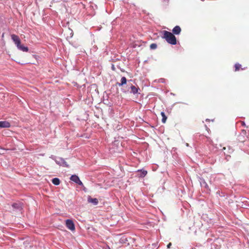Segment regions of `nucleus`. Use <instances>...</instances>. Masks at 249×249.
I'll return each mask as SVG.
<instances>
[{"mask_svg": "<svg viewBox=\"0 0 249 249\" xmlns=\"http://www.w3.org/2000/svg\"><path fill=\"white\" fill-rule=\"evenodd\" d=\"M66 225L68 229L73 231L75 230V226L71 220L67 219L66 221Z\"/></svg>", "mask_w": 249, "mask_h": 249, "instance_id": "4", "label": "nucleus"}, {"mask_svg": "<svg viewBox=\"0 0 249 249\" xmlns=\"http://www.w3.org/2000/svg\"><path fill=\"white\" fill-rule=\"evenodd\" d=\"M138 172H140L141 173L140 176L142 177L145 176L147 173V171L145 170H139Z\"/></svg>", "mask_w": 249, "mask_h": 249, "instance_id": "14", "label": "nucleus"}, {"mask_svg": "<svg viewBox=\"0 0 249 249\" xmlns=\"http://www.w3.org/2000/svg\"><path fill=\"white\" fill-rule=\"evenodd\" d=\"M52 182L54 185H58L60 184V180L58 178H54L52 179Z\"/></svg>", "mask_w": 249, "mask_h": 249, "instance_id": "10", "label": "nucleus"}, {"mask_svg": "<svg viewBox=\"0 0 249 249\" xmlns=\"http://www.w3.org/2000/svg\"><path fill=\"white\" fill-rule=\"evenodd\" d=\"M11 126L10 124L7 121H0V128H8Z\"/></svg>", "mask_w": 249, "mask_h": 249, "instance_id": "6", "label": "nucleus"}, {"mask_svg": "<svg viewBox=\"0 0 249 249\" xmlns=\"http://www.w3.org/2000/svg\"><path fill=\"white\" fill-rule=\"evenodd\" d=\"M238 141L240 142H244L246 141L247 139V137H245L242 135H239L238 137Z\"/></svg>", "mask_w": 249, "mask_h": 249, "instance_id": "9", "label": "nucleus"}, {"mask_svg": "<svg viewBox=\"0 0 249 249\" xmlns=\"http://www.w3.org/2000/svg\"><path fill=\"white\" fill-rule=\"evenodd\" d=\"M171 245H172L171 243H169L168 244V245H167V248H168V249L170 248V247H171Z\"/></svg>", "mask_w": 249, "mask_h": 249, "instance_id": "17", "label": "nucleus"}, {"mask_svg": "<svg viewBox=\"0 0 249 249\" xmlns=\"http://www.w3.org/2000/svg\"><path fill=\"white\" fill-rule=\"evenodd\" d=\"M223 150H225V149H226V147H223Z\"/></svg>", "mask_w": 249, "mask_h": 249, "instance_id": "18", "label": "nucleus"}, {"mask_svg": "<svg viewBox=\"0 0 249 249\" xmlns=\"http://www.w3.org/2000/svg\"><path fill=\"white\" fill-rule=\"evenodd\" d=\"M12 207L15 209H19L21 208L20 205L17 203H13L12 204Z\"/></svg>", "mask_w": 249, "mask_h": 249, "instance_id": "12", "label": "nucleus"}, {"mask_svg": "<svg viewBox=\"0 0 249 249\" xmlns=\"http://www.w3.org/2000/svg\"><path fill=\"white\" fill-rule=\"evenodd\" d=\"M234 67L235 71H238L241 69V65L239 63L235 64Z\"/></svg>", "mask_w": 249, "mask_h": 249, "instance_id": "13", "label": "nucleus"}, {"mask_svg": "<svg viewBox=\"0 0 249 249\" xmlns=\"http://www.w3.org/2000/svg\"><path fill=\"white\" fill-rule=\"evenodd\" d=\"M247 132H246V131L245 130H242V132H241V133L240 134V135H243L245 137H247Z\"/></svg>", "mask_w": 249, "mask_h": 249, "instance_id": "16", "label": "nucleus"}, {"mask_svg": "<svg viewBox=\"0 0 249 249\" xmlns=\"http://www.w3.org/2000/svg\"><path fill=\"white\" fill-rule=\"evenodd\" d=\"M161 115L162 116V120H161L162 122L164 124L166 123V121L167 120V117L163 112H161Z\"/></svg>", "mask_w": 249, "mask_h": 249, "instance_id": "11", "label": "nucleus"}, {"mask_svg": "<svg viewBox=\"0 0 249 249\" xmlns=\"http://www.w3.org/2000/svg\"><path fill=\"white\" fill-rule=\"evenodd\" d=\"M157 47V45L155 43H152L150 46V49H152V50L156 49Z\"/></svg>", "mask_w": 249, "mask_h": 249, "instance_id": "15", "label": "nucleus"}, {"mask_svg": "<svg viewBox=\"0 0 249 249\" xmlns=\"http://www.w3.org/2000/svg\"><path fill=\"white\" fill-rule=\"evenodd\" d=\"M181 29L179 26H176L172 30L173 34L175 35H179L181 32Z\"/></svg>", "mask_w": 249, "mask_h": 249, "instance_id": "7", "label": "nucleus"}, {"mask_svg": "<svg viewBox=\"0 0 249 249\" xmlns=\"http://www.w3.org/2000/svg\"><path fill=\"white\" fill-rule=\"evenodd\" d=\"M163 34V38L170 44L176 45L177 44V38L174 35L167 31H163L162 32Z\"/></svg>", "mask_w": 249, "mask_h": 249, "instance_id": "2", "label": "nucleus"}, {"mask_svg": "<svg viewBox=\"0 0 249 249\" xmlns=\"http://www.w3.org/2000/svg\"><path fill=\"white\" fill-rule=\"evenodd\" d=\"M65 166H67V167H68V165H67L65 163Z\"/></svg>", "mask_w": 249, "mask_h": 249, "instance_id": "19", "label": "nucleus"}, {"mask_svg": "<svg viewBox=\"0 0 249 249\" xmlns=\"http://www.w3.org/2000/svg\"><path fill=\"white\" fill-rule=\"evenodd\" d=\"M88 201L89 202L92 203H93L95 205H97L98 203V200L96 198H92L91 197H89L88 198Z\"/></svg>", "mask_w": 249, "mask_h": 249, "instance_id": "8", "label": "nucleus"}, {"mask_svg": "<svg viewBox=\"0 0 249 249\" xmlns=\"http://www.w3.org/2000/svg\"><path fill=\"white\" fill-rule=\"evenodd\" d=\"M11 36L12 39L13 40V41H14L15 44L16 45L17 47H18V49H19L23 52H27L28 51L29 49H28V47H24V46H22V45H21L20 40L18 36L13 34V35H11Z\"/></svg>", "mask_w": 249, "mask_h": 249, "instance_id": "3", "label": "nucleus"}, {"mask_svg": "<svg viewBox=\"0 0 249 249\" xmlns=\"http://www.w3.org/2000/svg\"><path fill=\"white\" fill-rule=\"evenodd\" d=\"M70 179L74 182L75 183L78 184L79 185L83 186V183L82 181L80 180L79 177L76 175H72L71 178Z\"/></svg>", "mask_w": 249, "mask_h": 249, "instance_id": "5", "label": "nucleus"}, {"mask_svg": "<svg viewBox=\"0 0 249 249\" xmlns=\"http://www.w3.org/2000/svg\"><path fill=\"white\" fill-rule=\"evenodd\" d=\"M119 87L123 86V90L124 92L129 91V89H130V92L135 94L138 93L140 89L133 85L129 81L127 83V80L125 77H122L121 79V83L117 84Z\"/></svg>", "mask_w": 249, "mask_h": 249, "instance_id": "1", "label": "nucleus"}]
</instances>
